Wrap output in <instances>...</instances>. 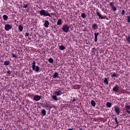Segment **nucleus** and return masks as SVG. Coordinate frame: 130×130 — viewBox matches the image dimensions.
<instances>
[{"instance_id": "nucleus-1", "label": "nucleus", "mask_w": 130, "mask_h": 130, "mask_svg": "<svg viewBox=\"0 0 130 130\" xmlns=\"http://www.w3.org/2000/svg\"><path fill=\"white\" fill-rule=\"evenodd\" d=\"M54 94L55 95H53L51 98L54 101H57L58 100L57 96L61 95L63 94V92H62L61 89L59 88L58 89H54Z\"/></svg>"}, {"instance_id": "nucleus-2", "label": "nucleus", "mask_w": 130, "mask_h": 130, "mask_svg": "<svg viewBox=\"0 0 130 130\" xmlns=\"http://www.w3.org/2000/svg\"><path fill=\"white\" fill-rule=\"evenodd\" d=\"M40 14L41 16H44V17L49 16L51 17L50 14L49 13L48 10H40Z\"/></svg>"}, {"instance_id": "nucleus-3", "label": "nucleus", "mask_w": 130, "mask_h": 130, "mask_svg": "<svg viewBox=\"0 0 130 130\" xmlns=\"http://www.w3.org/2000/svg\"><path fill=\"white\" fill-rule=\"evenodd\" d=\"M36 62L35 61H32V70L36 72H39L40 71V67L38 66L36 67Z\"/></svg>"}, {"instance_id": "nucleus-4", "label": "nucleus", "mask_w": 130, "mask_h": 130, "mask_svg": "<svg viewBox=\"0 0 130 130\" xmlns=\"http://www.w3.org/2000/svg\"><path fill=\"white\" fill-rule=\"evenodd\" d=\"M70 28V27L67 24H65L62 26L61 29L64 32H69Z\"/></svg>"}, {"instance_id": "nucleus-5", "label": "nucleus", "mask_w": 130, "mask_h": 130, "mask_svg": "<svg viewBox=\"0 0 130 130\" xmlns=\"http://www.w3.org/2000/svg\"><path fill=\"white\" fill-rule=\"evenodd\" d=\"M114 111L116 112V114L119 115L120 113V109L118 106L114 107Z\"/></svg>"}, {"instance_id": "nucleus-6", "label": "nucleus", "mask_w": 130, "mask_h": 130, "mask_svg": "<svg viewBox=\"0 0 130 130\" xmlns=\"http://www.w3.org/2000/svg\"><path fill=\"white\" fill-rule=\"evenodd\" d=\"M13 28L12 25H10L8 24H7L5 25V29L6 31H9L10 29H11Z\"/></svg>"}, {"instance_id": "nucleus-7", "label": "nucleus", "mask_w": 130, "mask_h": 130, "mask_svg": "<svg viewBox=\"0 0 130 130\" xmlns=\"http://www.w3.org/2000/svg\"><path fill=\"white\" fill-rule=\"evenodd\" d=\"M120 87L118 85H116L112 89L113 91L117 92L119 91Z\"/></svg>"}, {"instance_id": "nucleus-8", "label": "nucleus", "mask_w": 130, "mask_h": 130, "mask_svg": "<svg viewBox=\"0 0 130 130\" xmlns=\"http://www.w3.org/2000/svg\"><path fill=\"white\" fill-rule=\"evenodd\" d=\"M41 99V96L38 95H35L34 96V100L35 101H39Z\"/></svg>"}, {"instance_id": "nucleus-9", "label": "nucleus", "mask_w": 130, "mask_h": 130, "mask_svg": "<svg viewBox=\"0 0 130 130\" xmlns=\"http://www.w3.org/2000/svg\"><path fill=\"white\" fill-rule=\"evenodd\" d=\"M97 16H98L99 19H104L106 18V16H103L100 12H96Z\"/></svg>"}, {"instance_id": "nucleus-10", "label": "nucleus", "mask_w": 130, "mask_h": 130, "mask_svg": "<svg viewBox=\"0 0 130 130\" xmlns=\"http://www.w3.org/2000/svg\"><path fill=\"white\" fill-rule=\"evenodd\" d=\"M125 109L126 112L130 115V105H126L125 106Z\"/></svg>"}, {"instance_id": "nucleus-11", "label": "nucleus", "mask_w": 130, "mask_h": 130, "mask_svg": "<svg viewBox=\"0 0 130 130\" xmlns=\"http://www.w3.org/2000/svg\"><path fill=\"white\" fill-rule=\"evenodd\" d=\"M50 25V23L48 21H45V23H44L43 25L44 27L48 28Z\"/></svg>"}, {"instance_id": "nucleus-12", "label": "nucleus", "mask_w": 130, "mask_h": 130, "mask_svg": "<svg viewBox=\"0 0 130 130\" xmlns=\"http://www.w3.org/2000/svg\"><path fill=\"white\" fill-rule=\"evenodd\" d=\"M99 35V32H98V33L95 32V33L94 34V42H98V37Z\"/></svg>"}, {"instance_id": "nucleus-13", "label": "nucleus", "mask_w": 130, "mask_h": 130, "mask_svg": "<svg viewBox=\"0 0 130 130\" xmlns=\"http://www.w3.org/2000/svg\"><path fill=\"white\" fill-rule=\"evenodd\" d=\"M92 28L94 30H96V29H98V28H99L98 25L96 23H94L92 25Z\"/></svg>"}, {"instance_id": "nucleus-14", "label": "nucleus", "mask_w": 130, "mask_h": 130, "mask_svg": "<svg viewBox=\"0 0 130 130\" xmlns=\"http://www.w3.org/2000/svg\"><path fill=\"white\" fill-rule=\"evenodd\" d=\"M52 77L54 79L56 78H58L59 77L58 73L57 72H54L52 75Z\"/></svg>"}, {"instance_id": "nucleus-15", "label": "nucleus", "mask_w": 130, "mask_h": 130, "mask_svg": "<svg viewBox=\"0 0 130 130\" xmlns=\"http://www.w3.org/2000/svg\"><path fill=\"white\" fill-rule=\"evenodd\" d=\"M56 24H57V25H61L62 24V20L61 19H59L57 21Z\"/></svg>"}, {"instance_id": "nucleus-16", "label": "nucleus", "mask_w": 130, "mask_h": 130, "mask_svg": "<svg viewBox=\"0 0 130 130\" xmlns=\"http://www.w3.org/2000/svg\"><path fill=\"white\" fill-rule=\"evenodd\" d=\"M125 39L126 41L129 43L130 44V36L128 35V36L125 37Z\"/></svg>"}, {"instance_id": "nucleus-17", "label": "nucleus", "mask_w": 130, "mask_h": 130, "mask_svg": "<svg viewBox=\"0 0 130 130\" xmlns=\"http://www.w3.org/2000/svg\"><path fill=\"white\" fill-rule=\"evenodd\" d=\"M112 104L111 103L107 102L106 103V106L107 108H111L112 107Z\"/></svg>"}, {"instance_id": "nucleus-18", "label": "nucleus", "mask_w": 130, "mask_h": 130, "mask_svg": "<svg viewBox=\"0 0 130 130\" xmlns=\"http://www.w3.org/2000/svg\"><path fill=\"white\" fill-rule=\"evenodd\" d=\"M114 120L115 121V124H116V127L119 126V122L117 120V118H115Z\"/></svg>"}, {"instance_id": "nucleus-19", "label": "nucleus", "mask_w": 130, "mask_h": 130, "mask_svg": "<svg viewBox=\"0 0 130 130\" xmlns=\"http://www.w3.org/2000/svg\"><path fill=\"white\" fill-rule=\"evenodd\" d=\"M59 49L60 50H64L66 49V47L63 45H61L59 46Z\"/></svg>"}, {"instance_id": "nucleus-20", "label": "nucleus", "mask_w": 130, "mask_h": 130, "mask_svg": "<svg viewBox=\"0 0 130 130\" xmlns=\"http://www.w3.org/2000/svg\"><path fill=\"white\" fill-rule=\"evenodd\" d=\"M18 29L20 31H22L23 30V27L22 25H20L18 26Z\"/></svg>"}, {"instance_id": "nucleus-21", "label": "nucleus", "mask_w": 130, "mask_h": 130, "mask_svg": "<svg viewBox=\"0 0 130 130\" xmlns=\"http://www.w3.org/2000/svg\"><path fill=\"white\" fill-rule=\"evenodd\" d=\"M104 83H105L107 85L109 84L108 79L107 78H104Z\"/></svg>"}, {"instance_id": "nucleus-22", "label": "nucleus", "mask_w": 130, "mask_h": 130, "mask_svg": "<svg viewBox=\"0 0 130 130\" xmlns=\"http://www.w3.org/2000/svg\"><path fill=\"white\" fill-rule=\"evenodd\" d=\"M111 77H117L118 76L115 73H113V74L112 73H111Z\"/></svg>"}, {"instance_id": "nucleus-23", "label": "nucleus", "mask_w": 130, "mask_h": 130, "mask_svg": "<svg viewBox=\"0 0 130 130\" xmlns=\"http://www.w3.org/2000/svg\"><path fill=\"white\" fill-rule=\"evenodd\" d=\"M91 105L93 106V107H95L96 106V103L94 101L92 100L91 101Z\"/></svg>"}, {"instance_id": "nucleus-24", "label": "nucleus", "mask_w": 130, "mask_h": 130, "mask_svg": "<svg viewBox=\"0 0 130 130\" xmlns=\"http://www.w3.org/2000/svg\"><path fill=\"white\" fill-rule=\"evenodd\" d=\"M41 113L43 115L45 116L46 115V111L45 109H43L41 111Z\"/></svg>"}, {"instance_id": "nucleus-25", "label": "nucleus", "mask_w": 130, "mask_h": 130, "mask_svg": "<svg viewBox=\"0 0 130 130\" xmlns=\"http://www.w3.org/2000/svg\"><path fill=\"white\" fill-rule=\"evenodd\" d=\"M3 19H4V20L5 21L7 20L8 19V16H7L6 15H3Z\"/></svg>"}, {"instance_id": "nucleus-26", "label": "nucleus", "mask_w": 130, "mask_h": 130, "mask_svg": "<svg viewBox=\"0 0 130 130\" xmlns=\"http://www.w3.org/2000/svg\"><path fill=\"white\" fill-rule=\"evenodd\" d=\"M81 16L83 19H85L87 17L85 13H82Z\"/></svg>"}, {"instance_id": "nucleus-27", "label": "nucleus", "mask_w": 130, "mask_h": 130, "mask_svg": "<svg viewBox=\"0 0 130 130\" xmlns=\"http://www.w3.org/2000/svg\"><path fill=\"white\" fill-rule=\"evenodd\" d=\"M48 62H49V63H53V62H54V60H53V59H52V58H49V59H48Z\"/></svg>"}, {"instance_id": "nucleus-28", "label": "nucleus", "mask_w": 130, "mask_h": 130, "mask_svg": "<svg viewBox=\"0 0 130 130\" xmlns=\"http://www.w3.org/2000/svg\"><path fill=\"white\" fill-rule=\"evenodd\" d=\"M4 64H5V66H8V65H9L10 64V61H5Z\"/></svg>"}, {"instance_id": "nucleus-29", "label": "nucleus", "mask_w": 130, "mask_h": 130, "mask_svg": "<svg viewBox=\"0 0 130 130\" xmlns=\"http://www.w3.org/2000/svg\"><path fill=\"white\" fill-rule=\"evenodd\" d=\"M110 6L111 7V8H113V7H114V2H111L110 3Z\"/></svg>"}, {"instance_id": "nucleus-30", "label": "nucleus", "mask_w": 130, "mask_h": 130, "mask_svg": "<svg viewBox=\"0 0 130 130\" xmlns=\"http://www.w3.org/2000/svg\"><path fill=\"white\" fill-rule=\"evenodd\" d=\"M112 10L114 12H116L117 11V8L116 7V6H114L112 8Z\"/></svg>"}, {"instance_id": "nucleus-31", "label": "nucleus", "mask_w": 130, "mask_h": 130, "mask_svg": "<svg viewBox=\"0 0 130 130\" xmlns=\"http://www.w3.org/2000/svg\"><path fill=\"white\" fill-rule=\"evenodd\" d=\"M29 6L28 4H24L23 8L25 9H26L27 8H28Z\"/></svg>"}, {"instance_id": "nucleus-32", "label": "nucleus", "mask_w": 130, "mask_h": 130, "mask_svg": "<svg viewBox=\"0 0 130 130\" xmlns=\"http://www.w3.org/2000/svg\"><path fill=\"white\" fill-rule=\"evenodd\" d=\"M11 55L13 58H17V56L15 55L14 54L12 53Z\"/></svg>"}, {"instance_id": "nucleus-33", "label": "nucleus", "mask_w": 130, "mask_h": 130, "mask_svg": "<svg viewBox=\"0 0 130 130\" xmlns=\"http://www.w3.org/2000/svg\"><path fill=\"white\" fill-rule=\"evenodd\" d=\"M127 22L128 23H129L130 22V16H127Z\"/></svg>"}, {"instance_id": "nucleus-34", "label": "nucleus", "mask_w": 130, "mask_h": 130, "mask_svg": "<svg viewBox=\"0 0 130 130\" xmlns=\"http://www.w3.org/2000/svg\"><path fill=\"white\" fill-rule=\"evenodd\" d=\"M125 13V10H122L121 15H122V16L124 15Z\"/></svg>"}, {"instance_id": "nucleus-35", "label": "nucleus", "mask_w": 130, "mask_h": 130, "mask_svg": "<svg viewBox=\"0 0 130 130\" xmlns=\"http://www.w3.org/2000/svg\"><path fill=\"white\" fill-rule=\"evenodd\" d=\"M48 107H49V104H46V105H45V108H47Z\"/></svg>"}, {"instance_id": "nucleus-36", "label": "nucleus", "mask_w": 130, "mask_h": 130, "mask_svg": "<svg viewBox=\"0 0 130 130\" xmlns=\"http://www.w3.org/2000/svg\"><path fill=\"white\" fill-rule=\"evenodd\" d=\"M29 36V33H27V32L25 33V37H28Z\"/></svg>"}, {"instance_id": "nucleus-37", "label": "nucleus", "mask_w": 130, "mask_h": 130, "mask_svg": "<svg viewBox=\"0 0 130 130\" xmlns=\"http://www.w3.org/2000/svg\"><path fill=\"white\" fill-rule=\"evenodd\" d=\"M7 73L8 74V75H11L12 72L10 71H8V72H7Z\"/></svg>"}, {"instance_id": "nucleus-38", "label": "nucleus", "mask_w": 130, "mask_h": 130, "mask_svg": "<svg viewBox=\"0 0 130 130\" xmlns=\"http://www.w3.org/2000/svg\"><path fill=\"white\" fill-rule=\"evenodd\" d=\"M76 101V100L75 99H73L72 100V102H75Z\"/></svg>"}, {"instance_id": "nucleus-39", "label": "nucleus", "mask_w": 130, "mask_h": 130, "mask_svg": "<svg viewBox=\"0 0 130 130\" xmlns=\"http://www.w3.org/2000/svg\"><path fill=\"white\" fill-rule=\"evenodd\" d=\"M52 108H53V107H52V106H50V107H49V108H50V109H52Z\"/></svg>"}, {"instance_id": "nucleus-40", "label": "nucleus", "mask_w": 130, "mask_h": 130, "mask_svg": "<svg viewBox=\"0 0 130 130\" xmlns=\"http://www.w3.org/2000/svg\"><path fill=\"white\" fill-rule=\"evenodd\" d=\"M68 130H74L73 128H70Z\"/></svg>"}, {"instance_id": "nucleus-41", "label": "nucleus", "mask_w": 130, "mask_h": 130, "mask_svg": "<svg viewBox=\"0 0 130 130\" xmlns=\"http://www.w3.org/2000/svg\"><path fill=\"white\" fill-rule=\"evenodd\" d=\"M80 130H83V129H82V128H80Z\"/></svg>"}, {"instance_id": "nucleus-42", "label": "nucleus", "mask_w": 130, "mask_h": 130, "mask_svg": "<svg viewBox=\"0 0 130 130\" xmlns=\"http://www.w3.org/2000/svg\"><path fill=\"white\" fill-rule=\"evenodd\" d=\"M0 130H3L2 129H0Z\"/></svg>"}, {"instance_id": "nucleus-43", "label": "nucleus", "mask_w": 130, "mask_h": 130, "mask_svg": "<svg viewBox=\"0 0 130 130\" xmlns=\"http://www.w3.org/2000/svg\"><path fill=\"white\" fill-rule=\"evenodd\" d=\"M14 130H18V129H14Z\"/></svg>"}]
</instances>
